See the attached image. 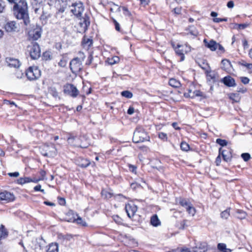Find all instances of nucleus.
Returning <instances> with one entry per match:
<instances>
[{
	"mask_svg": "<svg viewBox=\"0 0 252 252\" xmlns=\"http://www.w3.org/2000/svg\"><path fill=\"white\" fill-rule=\"evenodd\" d=\"M15 18L22 20L25 26H28L30 23L28 11V3L26 0H20L15 3L12 9Z\"/></svg>",
	"mask_w": 252,
	"mask_h": 252,
	"instance_id": "nucleus-1",
	"label": "nucleus"
},
{
	"mask_svg": "<svg viewBox=\"0 0 252 252\" xmlns=\"http://www.w3.org/2000/svg\"><path fill=\"white\" fill-rule=\"evenodd\" d=\"M171 45L174 49L176 55L180 58L179 62H183L185 60V55L189 53L191 50L190 47L187 44H178L176 46L175 42L171 41Z\"/></svg>",
	"mask_w": 252,
	"mask_h": 252,
	"instance_id": "nucleus-2",
	"label": "nucleus"
},
{
	"mask_svg": "<svg viewBox=\"0 0 252 252\" xmlns=\"http://www.w3.org/2000/svg\"><path fill=\"white\" fill-rule=\"evenodd\" d=\"M149 140L150 137L144 128L141 126L137 127L133 132V142L138 143Z\"/></svg>",
	"mask_w": 252,
	"mask_h": 252,
	"instance_id": "nucleus-3",
	"label": "nucleus"
},
{
	"mask_svg": "<svg viewBox=\"0 0 252 252\" xmlns=\"http://www.w3.org/2000/svg\"><path fill=\"white\" fill-rule=\"evenodd\" d=\"M26 75L30 81L36 80L41 76V71L37 66L33 65L26 70Z\"/></svg>",
	"mask_w": 252,
	"mask_h": 252,
	"instance_id": "nucleus-4",
	"label": "nucleus"
},
{
	"mask_svg": "<svg viewBox=\"0 0 252 252\" xmlns=\"http://www.w3.org/2000/svg\"><path fill=\"white\" fill-rule=\"evenodd\" d=\"M31 58L33 60L38 59L40 57L41 50L39 44L36 42H32L28 46Z\"/></svg>",
	"mask_w": 252,
	"mask_h": 252,
	"instance_id": "nucleus-5",
	"label": "nucleus"
},
{
	"mask_svg": "<svg viewBox=\"0 0 252 252\" xmlns=\"http://www.w3.org/2000/svg\"><path fill=\"white\" fill-rule=\"evenodd\" d=\"M84 10V7L81 2H75L70 6V11L77 18L80 19L82 13Z\"/></svg>",
	"mask_w": 252,
	"mask_h": 252,
	"instance_id": "nucleus-6",
	"label": "nucleus"
},
{
	"mask_svg": "<svg viewBox=\"0 0 252 252\" xmlns=\"http://www.w3.org/2000/svg\"><path fill=\"white\" fill-rule=\"evenodd\" d=\"M50 5L55 7L57 14L63 13L67 7V0H56L53 4H51Z\"/></svg>",
	"mask_w": 252,
	"mask_h": 252,
	"instance_id": "nucleus-7",
	"label": "nucleus"
},
{
	"mask_svg": "<svg viewBox=\"0 0 252 252\" xmlns=\"http://www.w3.org/2000/svg\"><path fill=\"white\" fill-rule=\"evenodd\" d=\"M42 30L39 27H36L31 29L28 32V39L30 41L34 42L40 38Z\"/></svg>",
	"mask_w": 252,
	"mask_h": 252,
	"instance_id": "nucleus-8",
	"label": "nucleus"
},
{
	"mask_svg": "<svg viewBox=\"0 0 252 252\" xmlns=\"http://www.w3.org/2000/svg\"><path fill=\"white\" fill-rule=\"evenodd\" d=\"M63 92L72 97H76L79 94L77 89L72 84H67L63 87Z\"/></svg>",
	"mask_w": 252,
	"mask_h": 252,
	"instance_id": "nucleus-9",
	"label": "nucleus"
},
{
	"mask_svg": "<svg viewBox=\"0 0 252 252\" xmlns=\"http://www.w3.org/2000/svg\"><path fill=\"white\" fill-rule=\"evenodd\" d=\"M45 150V153L41 152V154L45 157H51L56 155V149L54 145H45L43 150Z\"/></svg>",
	"mask_w": 252,
	"mask_h": 252,
	"instance_id": "nucleus-10",
	"label": "nucleus"
},
{
	"mask_svg": "<svg viewBox=\"0 0 252 252\" xmlns=\"http://www.w3.org/2000/svg\"><path fill=\"white\" fill-rule=\"evenodd\" d=\"M15 199V196L12 193L6 190L0 192V200L7 203L13 201Z\"/></svg>",
	"mask_w": 252,
	"mask_h": 252,
	"instance_id": "nucleus-11",
	"label": "nucleus"
},
{
	"mask_svg": "<svg viewBox=\"0 0 252 252\" xmlns=\"http://www.w3.org/2000/svg\"><path fill=\"white\" fill-rule=\"evenodd\" d=\"M93 40L92 37H88L86 35H84L82 41L81 46L86 50H89L93 45Z\"/></svg>",
	"mask_w": 252,
	"mask_h": 252,
	"instance_id": "nucleus-12",
	"label": "nucleus"
},
{
	"mask_svg": "<svg viewBox=\"0 0 252 252\" xmlns=\"http://www.w3.org/2000/svg\"><path fill=\"white\" fill-rule=\"evenodd\" d=\"M80 138L77 135H73L70 134L69 136L67 138L68 143L73 146L81 147L82 146L80 145Z\"/></svg>",
	"mask_w": 252,
	"mask_h": 252,
	"instance_id": "nucleus-13",
	"label": "nucleus"
},
{
	"mask_svg": "<svg viewBox=\"0 0 252 252\" xmlns=\"http://www.w3.org/2000/svg\"><path fill=\"white\" fill-rule=\"evenodd\" d=\"M79 19L80 20V24L81 26L83 27L84 31L86 32L90 25V19L89 15L85 13L84 16H81Z\"/></svg>",
	"mask_w": 252,
	"mask_h": 252,
	"instance_id": "nucleus-14",
	"label": "nucleus"
},
{
	"mask_svg": "<svg viewBox=\"0 0 252 252\" xmlns=\"http://www.w3.org/2000/svg\"><path fill=\"white\" fill-rule=\"evenodd\" d=\"M125 210L127 216L131 218L134 216L137 211V208L136 205L133 204H127L125 206Z\"/></svg>",
	"mask_w": 252,
	"mask_h": 252,
	"instance_id": "nucleus-15",
	"label": "nucleus"
},
{
	"mask_svg": "<svg viewBox=\"0 0 252 252\" xmlns=\"http://www.w3.org/2000/svg\"><path fill=\"white\" fill-rule=\"evenodd\" d=\"M219 153L220 155H221L224 161L226 162H229L230 161L232 158L230 149L228 148H226V149H222L221 148H220L219 149Z\"/></svg>",
	"mask_w": 252,
	"mask_h": 252,
	"instance_id": "nucleus-16",
	"label": "nucleus"
},
{
	"mask_svg": "<svg viewBox=\"0 0 252 252\" xmlns=\"http://www.w3.org/2000/svg\"><path fill=\"white\" fill-rule=\"evenodd\" d=\"M220 82L228 87H235L236 85L234 79L229 75L222 78Z\"/></svg>",
	"mask_w": 252,
	"mask_h": 252,
	"instance_id": "nucleus-17",
	"label": "nucleus"
},
{
	"mask_svg": "<svg viewBox=\"0 0 252 252\" xmlns=\"http://www.w3.org/2000/svg\"><path fill=\"white\" fill-rule=\"evenodd\" d=\"M207 81L209 82L215 83L217 81L218 75L215 70L211 69L206 74Z\"/></svg>",
	"mask_w": 252,
	"mask_h": 252,
	"instance_id": "nucleus-18",
	"label": "nucleus"
},
{
	"mask_svg": "<svg viewBox=\"0 0 252 252\" xmlns=\"http://www.w3.org/2000/svg\"><path fill=\"white\" fill-rule=\"evenodd\" d=\"M4 29L7 32H12L16 31L17 27L15 21L7 22L4 25Z\"/></svg>",
	"mask_w": 252,
	"mask_h": 252,
	"instance_id": "nucleus-19",
	"label": "nucleus"
},
{
	"mask_svg": "<svg viewBox=\"0 0 252 252\" xmlns=\"http://www.w3.org/2000/svg\"><path fill=\"white\" fill-rule=\"evenodd\" d=\"M76 162L78 165L82 168H86L91 163L90 161L88 159L81 157L78 158V159L76 160Z\"/></svg>",
	"mask_w": 252,
	"mask_h": 252,
	"instance_id": "nucleus-20",
	"label": "nucleus"
},
{
	"mask_svg": "<svg viewBox=\"0 0 252 252\" xmlns=\"http://www.w3.org/2000/svg\"><path fill=\"white\" fill-rule=\"evenodd\" d=\"M204 42L206 47L210 49L212 51H216L217 49L218 43L214 40H211L209 42H207V39H204Z\"/></svg>",
	"mask_w": 252,
	"mask_h": 252,
	"instance_id": "nucleus-21",
	"label": "nucleus"
},
{
	"mask_svg": "<svg viewBox=\"0 0 252 252\" xmlns=\"http://www.w3.org/2000/svg\"><path fill=\"white\" fill-rule=\"evenodd\" d=\"M117 6H118V8L117 10V11L118 12H120L121 11H123V14L125 16L129 17L132 16V14H131L130 11L128 10V8L126 6H121V5H120V6L117 5Z\"/></svg>",
	"mask_w": 252,
	"mask_h": 252,
	"instance_id": "nucleus-22",
	"label": "nucleus"
},
{
	"mask_svg": "<svg viewBox=\"0 0 252 252\" xmlns=\"http://www.w3.org/2000/svg\"><path fill=\"white\" fill-rule=\"evenodd\" d=\"M186 11L182 6H177L172 9L171 12L173 13L175 16H181L183 14V11Z\"/></svg>",
	"mask_w": 252,
	"mask_h": 252,
	"instance_id": "nucleus-23",
	"label": "nucleus"
},
{
	"mask_svg": "<svg viewBox=\"0 0 252 252\" xmlns=\"http://www.w3.org/2000/svg\"><path fill=\"white\" fill-rule=\"evenodd\" d=\"M85 58V56L84 55V53L81 51H79L78 53V56L76 58H74L72 59L70 61L69 63H72V62L74 61H76L78 62L79 63H82L84 61V59Z\"/></svg>",
	"mask_w": 252,
	"mask_h": 252,
	"instance_id": "nucleus-24",
	"label": "nucleus"
},
{
	"mask_svg": "<svg viewBox=\"0 0 252 252\" xmlns=\"http://www.w3.org/2000/svg\"><path fill=\"white\" fill-rule=\"evenodd\" d=\"M207 250V244L206 243H201L198 247L194 248V252H205Z\"/></svg>",
	"mask_w": 252,
	"mask_h": 252,
	"instance_id": "nucleus-25",
	"label": "nucleus"
},
{
	"mask_svg": "<svg viewBox=\"0 0 252 252\" xmlns=\"http://www.w3.org/2000/svg\"><path fill=\"white\" fill-rule=\"evenodd\" d=\"M168 84L170 86L175 88H180L181 86V84L180 81L174 78L170 79Z\"/></svg>",
	"mask_w": 252,
	"mask_h": 252,
	"instance_id": "nucleus-26",
	"label": "nucleus"
},
{
	"mask_svg": "<svg viewBox=\"0 0 252 252\" xmlns=\"http://www.w3.org/2000/svg\"><path fill=\"white\" fill-rule=\"evenodd\" d=\"M150 223L153 226L155 227H157L160 224V221L157 215H154L151 217Z\"/></svg>",
	"mask_w": 252,
	"mask_h": 252,
	"instance_id": "nucleus-27",
	"label": "nucleus"
},
{
	"mask_svg": "<svg viewBox=\"0 0 252 252\" xmlns=\"http://www.w3.org/2000/svg\"><path fill=\"white\" fill-rule=\"evenodd\" d=\"M52 54L51 51H46L42 54V59L43 61H49L52 60Z\"/></svg>",
	"mask_w": 252,
	"mask_h": 252,
	"instance_id": "nucleus-28",
	"label": "nucleus"
},
{
	"mask_svg": "<svg viewBox=\"0 0 252 252\" xmlns=\"http://www.w3.org/2000/svg\"><path fill=\"white\" fill-rule=\"evenodd\" d=\"M76 216L77 217L76 219L74 218L72 220L70 219L68 221L76 222L77 224H80L82 226L87 225L86 222L84 221L80 217L78 216L77 215H76Z\"/></svg>",
	"mask_w": 252,
	"mask_h": 252,
	"instance_id": "nucleus-29",
	"label": "nucleus"
},
{
	"mask_svg": "<svg viewBox=\"0 0 252 252\" xmlns=\"http://www.w3.org/2000/svg\"><path fill=\"white\" fill-rule=\"evenodd\" d=\"M33 180L30 177L20 178L17 180V183L19 185H24L32 181Z\"/></svg>",
	"mask_w": 252,
	"mask_h": 252,
	"instance_id": "nucleus-30",
	"label": "nucleus"
},
{
	"mask_svg": "<svg viewBox=\"0 0 252 252\" xmlns=\"http://www.w3.org/2000/svg\"><path fill=\"white\" fill-rule=\"evenodd\" d=\"M241 69L247 71L249 73H252V64H241Z\"/></svg>",
	"mask_w": 252,
	"mask_h": 252,
	"instance_id": "nucleus-31",
	"label": "nucleus"
},
{
	"mask_svg": "<svg viewBox=\"0 0 252 252\" xmlns=\"http://www.w3.org/2000/svg\"><path fill=\"white\" fill-rule=\"evenodd\" d=\"M101 195L104 199H108L113 196V194L105 189H103L101 190Z\"/></svg>",
	"mask_w": 252,
	"mask_h": 252,
	"instance_id": "nucleus-32",
	"label": "nucleus"
},
{
	"mask_svg": "<svg viewBox=\"0 0 252 252\" xmlns=\"http://www.w3.org/2000/svg\"><path fill=\"white\" fill-rule=\"evenodd\" d=\"M59 247L57 243H52L49 246L47 252H58Z\"/></svg>",
	"mask_w": 252,
	"mask_h": 252,
	"instance_id": "nucleus-33",
	"label": "nucleus"
},
{
	"mask_svg": "<svg viewBox=\"0 0 252 252\" xmlns=\"http://www.w3.org/2000/svg\"><path fill=\"white\" fill-rule=\"evenodd\" d=\"M230 208H228L220 213V217L223 219H227L230 216Z\"/></svg>",
	"mask_w": 252,
	"mask_h": 252,
	"instance_id": "nucleus-34",
	"label": "nucleus"
},
{
	"mask_svg": "<svg viewBox=\"0 0 252 252\" xmlns=\"http://www.w3.org/2000/svg\"><path fill=\"white\" fill-rule=\"evenodd\" d=\"M203 93L201 92L199 90H195L194 91L192 95H190L189 94H185V95L187 97H190L191 98H193L195 96H203Z\"/></svg>",
	"mask_w": 252,
	"mask_h": 252,
	"instance_id": "nucleus-35",
	"label": "nucleus"
},
{
	"mask_svg": "<svg viewBox=\"0 0 252 252\" xmlns=\"http://www.w3.org/2000/svg\"><path fill=\"white\" fill-rule=\"evenodd\" d=\"M236 212L238 214L236 217L238 219L242 220L246 218L247 214L245 211L242 210H237Z\"/></svg>",
	"mask_w": 252,
	"mask_h": 252,
	"instance_id": "nucleus-36",
	"label": "nucleus"
},
{
	"mask_svg": "<svg viewBox=\"0 0 252 252\" xmlns=\"http://www.w3.org/2000/svg\"><path fill=\"white\" fill-rule=\"evenodd\" d=\"M121 94L122 96L127 98H131L133 96L132 93L129 91H124L121 93Z\"/></svg>",
	"mask_w": 252,
	"mask_h": 252,
	"instance_id": "nucleus-37",
	"label": "nucleus"
},
{
	"mask_svg": "<svg viewBox=\"0 0 252 252\" xmlns=\"http://www.w3.org/2000/svg\"><path fill=\"white\" fill-rule=\"evenodd\" d=\"M186 210L188 212V213L191 215L192 216H193L196 213L195 209L192 206V205L191 204L189 206H188V207L187 208Z\"/></svg>",
	"mask_w": 252,
	"mask_h": 252,
	"instance_id": "nucleus-38",
	"label": "nucleus"
},
{
	"mask_svg": "<svg viewBox=\"0 0 252 252\" xmlns=\"http://www.w3.org/2000/svg\"><path fill=\"white\" fill-rule=\"evenodd\" d=\"M108 59L107 63H119L120 61V59L118 56H113Z\"/></svg>",
	"mask_w": 252,
	"mask_h": 252,
	"instance_id": "nucleus-39",
	"label": "nucleus"
},
{
	"mask_svg": "<svg viewBox=\"0 0 252 252\" xmlns=\"http://www.w3.org/2000/svg\"><path fill=\"white\" fill-rule=\"evenodd\" d=\"M111 20L115 26V30L118 32H121L122 31L119 23L114 18H112Z\"/></svg>",
	"mask_w": 252,
	"mask_h": 252,
	"instance_id": "nucleus-40",
	"label": "nucleus"
},
{
	"mask_svg": "<svg viewBox=\"0 0 252 252\" xmlns=\"http://www.w3.org/2000/svg\"><path fill=\"white\" fill-rule=\"evenodd\" d=\"M179 204L183 207H185L186 209L188 206L190 205V203L187 201L186 199L184 198H180Z\"/></svg>",
	"mask_w": 252,
	"mask_h": 252,
	"instance_id": "nucleus-41",
	"label": "nucleus"
},
{
	"mask_svg": "<svg viewBox=\"0 0 252 252\" xmlns=\"http://www.w3.org/2000/svg\"><path fill=\"white\" fill-rule=\"evenodd\" d=\"M199 66L204 71L205 74L211 69L209 64H198Z\"/></svg>",
	"mask_w": 252,
	"mask_h": 252,
	"instance_id": "nucleus-42",
	"label": "nucleus"
},
{
	"mask_svg": "<svg viewBox=\"0 0 252 252\" xmlns=\"http://www.w3.org/2000/svg\"><path fill=\"white\" fill-rule=\"evenodd\" d=\"M180 147L182 150L184 151H188L189 149V145L185 142H181L180 144Z\"/></svg>",
	"mask_w": 252,
	"mask_h": 252,
	"instance_id": "nucleus-43",
	"label": "nucleus"
},
{
	"mask_svg": "<svg viewBox=\"0 0 252 252\" xmlns=\"http://www.w3.org/2000/svg\"><path fill=\"white\" fill-rule=\"evenodd\" d=\"M216 143L222 147L226 146L227 145V141L226 140L218 138L216 140Z\"/></svg>",
	"mask_w": 252,
	"mask_h": 252,
	"instance_id": "nucleus-44",
	"label": "nucleus"
},
{
	"mask_svg": "<svg viewBox=\"0 0 252 252\" xmlns=\"http://www.w3.org/2000/svg\"><path fill=\"white\" fill-rule=\"evenodd\" d=\"M229 98L231 99L234 100L235 102H238L239 100V94L232 93L230 94Z\"/></svg>",
	"mask_w": 252,
	"mask_h": 252,
	"instance_id": "nucleus-45",
	"label": "nucleus"
},
{
	"mask_svg": "<svg viewBox=\"0 0 252 252\" xmlns=\"http://www.w3.org/2000/svg\"><path fill=\"white\" fill-rule=\"evenodd\" d=\"M237 29L239 30H243L249 27V24L247 23L236 24Z\"/></svg>",
	"mask_w": 252,
	"mask_h": 252,
	"instance_id": "nucleus-46",
	"label": "nucleus"
},
{
	"mask_svg": "<svg viewBox=\"0 0 252 252\" xmlns=\"http://www.w3.org/2000/svg\"><path fill=\"white\" fill-rule=\"evenodd\" d=\"M72 59L71 58H68V54H64L63 55V58H62V59L60 61V63H67L68 62H70V61Z\"/></svg>",
	"mask_w": 252,
	"mask_h": 252,
	"instance_id": "nucleus-47",
	"label": "nucleus"
},
{
	"mask_svg": "<svg viewBox=\"0 0 252 252\" xmlns=\"http://www.w3.org/2000/svg\"><path fill=\"white\" fill-rule=\"evenodd\" d=\"M241 157L242 158L244 159V160L245 161H247L250 159L251 156L249 153H243L241 155Z\"/></svg>",
	"mask_w": 252,
	"mask_h": 252,
	"instance_id": "nucleus-48",
	"label": "nucleus"
},
{
	"mask_svg": "<svg viewBox=\"0 0 252 252\" xmlns=\"http://www.w3.org/2000/svg\"><path fill=\"white\" fill-rule=\"evenodd\" d=\"M158 137L163 141H167V135L164 132H159L158 133Z\"/></svg>",
	"mask_w": 252,
	"mask_h": 252,
	"instance_id": "nucleus-49",
	"label": "nucleus"
},
{
	"mask_svg": "<svg viewBox=\"0 0 252 252\" xmlns=\"http://www.w3.org/2000/svg\"><path fill=\"white\" fill-rule=\"evenodd\" d=\"M128 166L129 168V170L130 172H131L135 174H136L137 167L136 166L130 164H128Z\"/></svg>",
	"mask_w": 252,
	"mask_h": 252,
	"instance_id": "nucleus-50",
	"label": "nucleus"
},
{
	"mask_svg": "<svg viewBox=\"0 0 252 252\" xmlns=\"http://www.w3.org/2000/svg\"><path fill=\"white\" fill-rule=\"evenodd\" d=\"M187 221L188 220H184L182 221H181L179 228L182 229L185 228L188 226V225L187 224Z\"/></svg>",
	"mask_w": 252,
	"mask_h": 252,
	"instance_id": "nucleus-51",
	"label": "nucleus"
},
{
	"mask_svg": "<svg viewBox=\"0 0 252 252\" xmlns=\"http://www.w3.org/2000/svg\"><path fill=\"white\" fill-rule=\"evenodd\" d=\"M227 21V18H214L213 19V21L215 23H220L221 22H226Z\"/></svg>",
	"mask_w": 252,
	"mask_h": 252,
	"instance_id": "nucleus-52",
	"label": "nucleus"
},
{
	"mask_svg": "<svg viewBox=\"0 0 252 252\" xmlns=\"http://www.w3.org/2000/svg\"><path fill=\"white\" fill-rule=\"evenodd\" d=\"M240 79L242 83L245 85L249 84L250 79L247 77H240Z\"/></svg>",
	"mask_w": 252,
	"mask_h": 252,
	"instance_id": "nucleus-53",
	"label": "nucleus"
},
{
	"mask_svg": "<svg viewBox=\"0 0 252 252\" xmlns=\"http://www.w3.org/2000/svg\"><path fill=\"white\" fill-rule=\"evenodd\" d=\"M242 45L244 50L248 49L249 48V45L246 39L242 40Z\"/></svg>",
	"mask_w": 252,
	"mask_h": 252,
	"instance_id": "nucleus-54",
	"label": "nucleus"
},
{
	"mask_svg": "<svg viewBox=\"0 0 252 252\" xmlns=\"http://www.w3.org/2000/svg\"><path fill=\"white\" fill-rule=\"evenodd\" d=\"M226 247V246L225 244H223V243H219L218 245V249L223 252V251H224V250L225 249V248Z\"/></svg>",
	"mask_w": 252,
	"mask_h": 252,
	"instance_id": "nucleus-55",
	"label": "nucleus"
},
{
	"mask_svg": "<svg viewBox=\"0 0 252 252\" xmlns=\"http://www.w3.org/2000/svg\"><path fill=\"white\" fill-rule=\"evenodd\" d=\"M46 172L45 171L43 170H41L39 172V174L40 177H39L40 180H43L45 179V176H46Z\"/></svg>",
	"mask_w": 252,
	"mask_h": 252,
	"instance_id": "nucleus-56",
	"label": "nucleus"
},
{
	"mask_svg": "<svg viewBox=\"0 0 252 252\" xmlns=\"http://www.w3.org/2000/svg\"><path fill=\"white\" fill-rule=\"evenodd\" d=\"M41 186L40 185H38L34 187V190L35 191H40L41 192L45 193V191L44 189H41Z\"/></svg>",
	"mask_w": 252,
	"mask_h": 252,
	"instance_id": "nucleus-57",
	"label": "nucleus"
},
{
	"mask_svg": "<svg viewBox=\"0 0 252 252\" xmlns=\"http://www.w3.org/2000/svg\"><path fill=\"white\" fill-rule=\"evenodd\" d=\"M5 2L2 0H0V12H3L5 9Z\"/></svg>",
	"mask_w": 252,
	"mask_h": 252,
	"instance_id": "nucleus-58",
	"label": "nucleus"
},
{
	"mask_svg": "<svg viewBox=\"0 0 252 252\" xmlns=\"http://www.w3.org/2000/svg\"><path fill=\"white\" fill-rule=\"evenodd\" d=\"M217 49H218L220 53H223L225 51L224 48L220 44L218 43Z\"/></svg>",
	"mask_w": 252,
	"mask_h": 252,
	"instance_id": "nucleus-59",
	"label": "nucleus"
},
{
	"mask_svg": "<svg viewBox=\"0 0 252 252\" xmlns=\"http://www.w3.org/2000/svg\"><path fill=\"white\" fill-rule=\"evenodd\" d=\"M58 201L60 205L63 206L65 204V200L64 198H58Z\"/></svg>",
	"mask_w": 252,
	"mask_h": 252,
	"instance_id": "nucleus-60",
	"label": "nucleus"
},
{
	"mask_svg": "<svg viewBox=\"0 0 252 252\" xmlns=\"http://www.w3.org/2000/svg\"><path fill=\"white\" fill-rule=\"evenodd\" d=\"M12 61L14 62V63H19V61L17 59H13V58H6V62H12Z\"/></svg>",
	"mask_w": 252,
	"mask_h": 252,
	"instance_id": "nucleus-61",
	"label": "nucleus"
},
{
	"mask_svg": "<svg viewBox=\"0 0 252 252\" xmlns=\"http://www.w3.org/2000/svg\"><path fill=\"white\" fill-rule=\"evenodd\" d=\"M140 186V185L137 183H132L130 184V187L133 189H135Z\"/></svg>",
	"mask_w": 252,
	"mask_h": 252,
	"instance_id": "nucleus-62",
	"label": "nucleus"
},
{
	"mask_svg": "<svg viewBox=\"0 0 252 252\" xmlns=\"http://www.w3.org/2000/svg\"><path fill=\"white\" fill-rule=\"evenodd\" d=\"M134 112V108L132 106H130L127 111V113L129 115H132Z\"/></svg>",
	"mask_w": 252,
	"mask_h": 252,
	"instance_id": "nucleus-63",
	"label": "nucleus"
},
{
	"mask_svg": "<svg viewBox=\"0 0 252 252\" xmlns=\"http://www.w3.org/2000/svg\"><path fill=\"white\" fill-rule=\"evenodd\" d=\"M56 49L60 50L62 48V44L61 42H57L55 45Z\"/></svg>",
	"mask_w": 252,
	"mask_h": 252,
	"instance_id": "nucleus-64",
	"label": "nucleus"
}]
</instances>
